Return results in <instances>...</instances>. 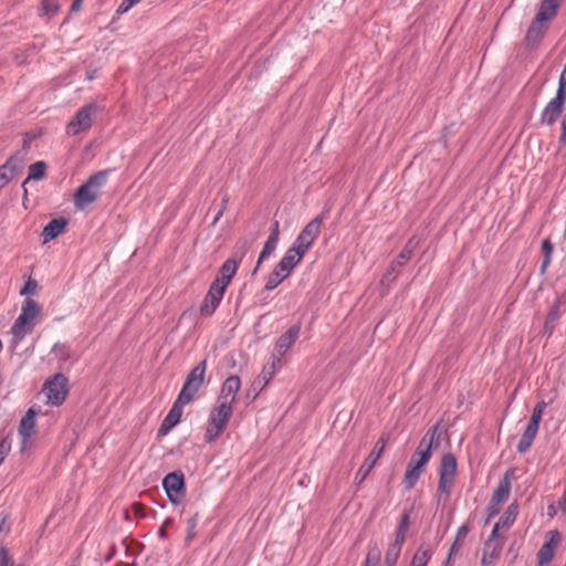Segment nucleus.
Masks as SVG:
<instances>
[{
    "label": "nucleus",
    "mask_w": 566,
    "mask_h": 566,
    "mask_svg": "<svg viewBox=\"0 0 566 566\" xmlns=\"http://www.w3.org/2000/svg\"><path fill=\"white\" fill-rule=\"evenodd\" d=\"M438 427L439 424H436L427 431L407 465L402 483L408 491L415 488L420 476L424 473L426 465L432 457L433 446H439Z\"/></svg>",
    "instance_id": "f257e3e1"
},
{
    "label": "nucleus",
    "mask_w": 566,
    "mask_h": 566,
    "mask_svg": "<svg viewBox=\"0 0 566 566\" xmlns=\"http://www.w3.org/2000/svg\"><path fill=\"white\" fill-rule=\"evenodd\" d=\"M40 313L41 306L35 300L27 297L23 301L21 313L11 327L12 342L14 346H17L27 335L32 333L35 326V319Z\"/></svg>",
    "instance_id": "f03ea898"
},
{
    "label": "nucleus",
    "mask_w": 566,
    "mask_h": 566,
    "mask_svg": "<svg viewBox=\"0 0 566 566\" xmlns=\"http://www.w3.org/2000/svg\"><path fill=\"white\" fill-rule=\"evenodd\" d=\"M106 180L107 171L105 170L92 175L74 193L75 207L83 210L95 202L98 199L101 189L106 184Z\"/></svg>",
    "instance_id": "7ed1b4c3"
},
{
    "label": "nucleus",
    "mask_w": 566,
    "mask_h": 566,
    "mask_svg": "<svg viewBox=\"0 0 566 566\" xmlns=\"http://www.w3.org/2000/svg\"><path fill=\"white\" fill-rule=\"evenodd\" d=\"M233 412V406L226 401L217 400L216 406L209 415V424L206 429L205 439L207 442L214 441L226 429Z\"/></svg>",
    "instance_id": "20e7f679"
},
{
    "label": "nucleus",
    "mask_w": 566,
    "mask_h": 566,
    "mask_svg": "<svg viewBox=\"0 0 566 566\" xmlns=\"http://www.w3.org/2000/svg\"><path fill=\"white\" fill-rule=\"evenodd\" d=\"M102 111L103 107L95 102H91L82 106L66 125V134L69 136H75L88 130L92 127L96 115Z\"/></svg>",
    "instance_id": "39448f33"
},
{
    "label": "nucleus",
    "mask_w": 566,
    "mask_h": 566,
    "mask_svg": "<svg viewBox=\"0 0 566 566\" xmlns=\"http://www.w3.org/2000/svg\"><path fill=\"white\" fill-rule=\"evenodd\" d=\"M207 369V360L203 359L197 364L188 374L186 381L178 395L180 400L191 402L205 382V375Z\"/></svg>",
    "instance_id": "423d86ee"
},
{
    "label": "nucleus",
    "mask_w": 566,
    "mask_h": 566,
    "mask_svg": "<svg viewBox=\"0 0 566 566\" xmlns=\"http://www.w3.org/2000/svg\"><path fill=\"white\" fill-rule=\"evenodd\" d=\"M547 403L545 401H539L535 405L531 419L516 446V450L518 453H525L531 447L537 434L539 422L542 420L543 412Z\"/></svg>",
    "instance_id": "0eeeda50"
},
{
    "label": "nucleus",
    "mask_w": 566,
    "mask_h": 566,
    "mask_svg": "<svg viewBox=\"0 0 566 566\" xmlns=\"http://www.w3.org/2000/svg\"><path fill=\"white\" fill-rule=\"evenodd\" d=\"M43 392L46 397V403L52 406L62 405L69 394L67 378L61 373L55 374L51 379L45 381Z\"/></svg>",
    "instance_id": "6e6552de"
},
{
    "label": "nucleus",
    "mask_w": 566,
    "mask_h": 566,
    "mask_svg": "<svg viewBox=\"0 0 566 566\" xmlns=\"http://www.w3.org/2000/svg\"><path fill=\"white\" fill-rule=\"evenodd\" d=\"M326 216L321 213L312 219L300 232L297 238L295 239L293 247L298 251H302L304 254L311 249V247L316 241L317 237L321 233V229L323 226Z\"/></svg>",
    "instance_id": "1a4fd4ad"
},
{
    "label": "nucleus",
    "mask_w": 566,
    "mask_h": 566,
    "mask_svg": "<svg viewBox=\"0 0 566 566\" xmlns=\"http://www.w3.org/2000/svg\"><path fill=\"white\" fill-rule=\"evenodd\" d=\"M249 247L248 244L244 242L242 243V245L239 248V258H237V253L227 259L223 264L221 265V268L219 269V272H218V275L216 276V279L212 281L213 284H218V286H223L224 290H227V287L229 286V284L231 283L233 276L235 275L237 271H238V268H239V263L240 261L242 260V258L244 256V254L247 253Z\"/></svg>",
    "instance_id": "9d476101"
},
{
    "label": "nucleus",
    "mask_w": 566,
    "mask_h": 566,
    "mask_svg": "<svg viewBox=\"0 0 566 566\" xmlns=\"http://www.w3.org/2000/svg\"><path fill=\"white\" fill-rule=\"evenodd\" d=\"M418 244L419 240L416 237H412L408 240L399 255L391 262L388 270L384 274L381 280L382 283L391 282L397 277L399 269L402 268L410 260Z\"/></svg>",
    "instance_id": "9b49d317"
},
{
    "label": "nucleus",
    "mask_w": 566,
    "mask_h": 566,
    "mask_svg": "<svg viewBox=\"0 0 566 566\" xmlns=\"http://www.w3.org/2000/svg\"><path fill=\"white\" fill-rule=\"evenodd\" d=\"M163 486L172 504H179L186 495L182 472L168 473L163 480Z\"/></svg>",
    "instance_id": "f8f14e48"
},
{
    "label": "nucleus",
    "mask_w": 566,
    "mask_h": 566,
    "mask_svg": "<svg viewBox=\"0 0 566 566\" xmlns=\"http://www.w3.org/2000/svg\"><path fill=\"white\" fill-rule=\"evenodd\" d=\"M562 543V534L557 530L545 534V542L537 553V566H547L554 558L556 549Z\"/></svg>",
    "instance_id": "ddd939ff"
},
{
    "label": "nucleus",
    "mask_w": 566,
    "mask_h": 566,
    "mask_svg": "<svg viewBox=\"0 0 566 566\" xmlns=\"http://www.w3.org/2000/svg\"><path fill=\"white\" fill-rule=\"evenodd\" d=\"M224 293H226V290L223 289V286L220 287V286H218V284L211 283L207 294L205 295V297L200 304V307H199L200 315L203 317L211 316L218 308L220 302L223 298Z\"/></svg>",
    "instance_id": "4468645a"
},
{
    "label": "nucleus",
    "mask_w": 566,
    "mask_h": 566,
    "mask_svg": "<svg viewBox=\"0 0 566 566\" xmlns=\"http://www.w3.org/2000/svg\"><path fill=\"white\" fill-rule=\"evenodd\" d=\"M386 447V440L385 438H379V440L376 442L374 449L368 454V457L365 459L364 463L360 465L358 471L356 472L355 480L357 483H361L369 472L375 467L377 460L380 458L384 449Z\"/></svg>",
    "instance_id": "2eb2a0df"
},
{
    "label": "nucleus",
    "mask_w": 566,
    "mask_h": 566,
    "mask_svg": "<svg viewBox=\"0 0 566 566\" xmlns=\"http://www.w3.org/2000/svg\"><path fill=\"white\" fill-rule=\"evenodd\" d=\"M301 333V324L292 325L284 334H282L275 343L276 358H282L292 345L296 342Z\"/></svg>",
    "instance_id": "dca6fc26"
},
{
    "label": "nucleus",
    "mask_w": 566,
    "mask_h": 566,
    "mask_svg": "<svg viewBox=\"0 0 566 566\" xmlns=\"http://www.w3.org/2000/svg\"><path fill=\"white\" fill-rule=\"evenodd\" d=\"M565 99V96L556 94L555 97L547 103L541 115L542 124L551 126L557 120L564 109Z\"/></svg>",
    "instance_id": "f3484780"
},
{
    "label": "nucleus",
    "mask_w": 566,
    "mask_h": 566,
    "mask_svg": "<svg viewBox=\"0 0 566 566\" xmlns=\"http://www.w3.org/2000/svg\"><path fill=\"white\" fill-rule=\"evenodd\" d=\"M186 400H180V397H177L176 401L174 402L171 409L163 420L159 433L166 434L168 433L175 426H177L181 419L182 416V409L186 405H188Z\"/></svg>",
    "instance_id": "a211bd4d"
},
{
    "label": "nucleus",
    "mask_w": 566,
    "mask_h": 566,
    "mask_svg": "<svg viewBox=\"0 0 566 566\" xmlns=\"http://www.w3.org/2000/svg\"><path fill=\"white\" fill-rule=\"evenodd\" d=\"M35 417H36L35 410L30 408L27 411V413L22 417V419L20 420L18 431H19L20 437L22 438V443H21L22 451H24L28 448L29 441H30L32 434L34 433Z\"/></svg>",
    "instance_id": "6ab92c4d"
},
{
    "label": "nucleus",
    "mask_w": 566,
    "mask_h": 566,
    "mask_svg": "<svg viewBox=\"0 0 566 566\" xmlns=\"http://www.w3.org/2000/svg\"><path fill=\"white\" fill-rule=\"evenodd\" d=\"M241 386L240 378L238 376L228 377L222 384L220 396L218 397L219 401L229 402V405L233 406L235 400V395L239 391Z\"/></svg>",
    "instance_id": "aec40b11"
},
{
    "label": "nucleus",
    "mask_w": 566,
    "mask_h": 566,
    "mask_svg": "<svg viewBox=\"0 0 566 566\" xmlns=\"http://www.w3.org/2000/svg\"><path fill=\"white\" fill-rule=\"evenodd\" d=\"M305 254L302 251H298L293 245L285 252L284 256L277 263V268L280 271H283L287 276L291 274L292 270L301 262Z\"/></svg>",
    "instance_id": "412c9836"
},
{
    "label": "nucleus",
    "mask_w": 566,
    "mask_h": 566,
    "mask_svg": "<svg viewBox=\"0 0 566 566\" xmlns=\"http://www.w3.org/2000/svg\"><path fill=\"white\" fill-rule=\"evenodd\" d=\"M20 168L21 161L17 156H11L6 164L0 166V189L6 187L11 181Z\"/></svg>",
    "instance_id": "4be33fe9"
},
{
    "label": "nucleus",
    "mask_w": 566,
    "mask_h": 566,
    "mask_svg": "<svg viewBox=\"0 0 566 566\" xmlns=\"http://www.w3.org/2000/svg\"><path fill=\"white\" fill-rule=\"evenodd\" d=\"M66 226L67 220L63 217L52 219L42 230L41 237L43 238V243H46L63 233Z\"/></svg>",
    "instance_id": "5701e85b"
},
{
    "label": "nucleus",
    "mask_w": 566,
    "mask_h": 566,
    "mask_svg": "<svg viewBox=\"0 0 566 566\" xmlns=\"http://www.w3.org/2000/svg\"><path fill=\"white\" fill-rule=\"evenodd\" d=\"M512 476H513V472L506 471L504 473L503 478L501 479V481L499 482V485L495 489V491L492 495V499H491V500H493V502L495 504H502L509 499L510 492H511Z\"/></svg>",
    "instance_id": "b1692460"
},
{
    "label": "nucleus",
    "mask_w": 566,
    "mask_h": 566,
    "mask_svg": "<svg viewBox=\"0 0 566 566\" xmlns=\"http://www.w3.org/2000/svg\"><path fill=\"white\" fill-rule=\"evenodd\" d=\"M504 542L485 543L483 547V555L481 566H493L500 558Z\"/></svg>",
    "instance_id": "393cba45"
},
{
    "label": "nucleus",
    "mask_w": 566,
    "mask_h": 566,
    "mask_svg": "<svg viewBox=\"0 0 566 566\" xmlns=\"http://www.w3.org/2000/svg\"><path fill=\"white\" fill-rule=\"evenodd\" d=\"M560 1L562 0H542L539 10L535 18L543 22L553 19L557 13Z\"/></svg>",
    "instance_id": "a878e982"
},
{
    "label": "nucleus",
    "mask_w": 566,
    "mask_h": 566,
    "mask_svg": "<svg viewBox=\"0 0 566 566\" xmlns=\"http://www.w3.org/2000/svg\"><path fill=\"white\" fill-rule=\"evenodd\" d=\"M433 555L429 544L422 543L413 554L409 566H427Z\"/></svg>",
    "instance_id": "bb28decb"
},
{
    "label": "nucleus",
    "mask_w": 566,
    "mask_h": 566,
    "mask_svg": "<svg viewBox=\"0 0 566 566\" xmlns=\"http://www.w3.org/2000/svg\"><path fill=\"white\" fill-rule=\"evenodd\" d=\"M546 29L545 22L538 21V19L534 18L526 33V42L532 45L538 43L546 32Z\"/></svg>",
    "instance_id": "cd10ccee"
},
{
    "label": "nucleus",
    "mask_w": 566,
    "mask_h": 566,
    "mask_svg": "<svg viewBox=\"0 0 566 566\" xmlns=\"http://www.w3.org/2000/svg\"><path fill=\"white\" fill-rule=\"evenodd\" d=\"M457 473V459L451 453H446L441 458L439 476L454 479Z\"/></svg>",
    "instance_id": "c85d7f7f"
},
{
    "label": "nucleus",
    "mask_w": 566,
    "mask_h": 566,
    "mask_svg": "<svg viewBox=\"0 0 566 566\" xmlns=\"http://www.w3.org/2000/svg\"><path fill=\"white\" fill-rule=\"evenodd\" d=\"M405 541L406 539L395 537L394 542L388 546L385 554V563L387 566H395L397 564Z\"/></svg>",
    "instance_id": "c756f323"
},
{
    "label": "nucleus",
    "mask_w": 566,
    "mask_h": 566,
    "mask_svg": "<svg viewBox=\"0 0 566 566\" xmlns=\"http://www.w3.org/2000/svg\"><path fill=\"white\" fill-rule=\"evenodd\" d=\"M279 367H281V360L280 358L273 356L271 363H268L263 367L258 377V381L263 382L262 387H265L270 382Z\"/></svg>",
    "instance_id": "7c9ffc66"
},
{
    "label": "nucleus",
    "mask_w": 566,
    "mask_h": 566,
    "mask_svg": "<svg viewBox=\"0 0 566 566\" xmlns=\"http://www.w3.org/2000/svg\"><path fill=\"white\" fill-rule=\"evenodd\" d=\"M277 242H279V240H276V239L268 238V240L264 243V247L259 255L256 266L254 268V270L252 272L253 275L258 272L263 260H265L276 249Z\"/></svg>",
    "instance_id": "2f4dec72"
},
{
    "label": "nucleus",
    "mask_w": 566,
    "mask_h": 566,
    "mask_svg": "<svg viewBox=\"0 0 566 566\" xmlns=\"http://www.w3.org/2000/svg\"><path fill=\"white\" fill-rule=\"evenodd\" d=\"M553 250H554V247H553V243L551 242V240L549 239L543 240L542 252H543L544 258H543V261L541 264V273L542 274H544L546 272L548 265L551 264Z\"/></svg>",
    "instance_id": "473e14b6"
},
{
    "label": "nucleus",
    "mask_w": 566,
    "mask_h": 566,
    "mask_svg": "<svg viewBox=\"0 0 566 566\" xmlns=\"http://www.w3.org/2000/svg\"><path fill=\"white\" fill-rule=\"evenodd\" d=\"M46 165L44 161H36L34 164H31L29 167V176L25 179L24 184L29 180H40L45 175Z\"/></svg>",
    "instance_id": "72a5a7b5"
},
{
    "label": "nucleus",
    "mask_w": 566,
    "mask_h": 566,
    "mask_svg": "<svg viewBox=\"0 0 566 566\" xmlns=\"http://www.w3.org/2000/svg\"><path fill=\"white\" fill-rule=\"evenodd\" d=\"M286 277L287 275L283 271H280L277 266H275V269L271 272V274L268 277V281L265 283V290H274Z\"/></svg>",
    "instance_id": "f704fd0d"
},
{
    "label": "nucleus",
    "mask_w": 566,
    "mask_h": 566,
    "mask_svg": "<svg viewBox=\"0 0 566 566\" xmlns=\"http://www.w3.org/2000/svg\"><path fill=\"white\" fill-rule=\"evenodd\" d=\"M517 515V505L511 504L503 516L500 517V520L496 522L504 528H509L511 525H513L515 518Z\"/></svg>",
    "instance_id": "c9c22d12"
},
{
    "label": "nucleus",
    "mask_w": 566,
    "mask_h": 566,
    "mask_svg": "<svg viewBox=\"0 0 566 566\" xmlns=\"http://www.w3.org/2000/svg\"><path fill=\"white\" fill-rule=\"evenodd\" d=\"M410 524V512L405 511L401 515L399 525L396 530L395 537L406 539V535Z\"/></svg>",
    "instance_id": "e433bc0d"
},
{
    "label": "nucleus",
    "mask_w": 566,
    "mask_h": 566,
    "mask_svg": "<svg viewBox=\"0 0 566 566\" xmlns=\"http://www.w3.org/2000/svg\"><path fill=\"white\" fill-rule=\"evenodd\" d=\"M60 10L55 0H41L40 15H54Z\"/></svg>",
    "instance_id": "4c0bfd02"
},
{
    "label": "nucleus",
    "mask_w": 566,
    "mask_h": 566,
    "mask_svg": "<svg viewBox=\"0 0 566 566\" xmlns=\"http://www.w3.org/2000/svg\"><path fill=\"white\" fill-rule=\"evenodd\" d=\"M51 352L59 360L65 361L70 358V349L66 344L56 343Z\"/></svg>",
    "instance_id": "58836bf2"
},
{
    "label": "nucleus",
    "mask_w": 566,
    "mask_h": 566,
    "mask_svg": "<svg viewBox=\"0 0 566 566\" xmlns=\"http://www.w3.org/2000/svg\"><path fill=\"white\" fill-rule=\"evenodd\" d=\"M558 317H559V306L556 303L551 307L549 313L546 317L545 329L548 332H552V329L554 328L555 322L558 319Z\"/></svg>",
    "instance_id": "ea45409f"
},
{
    "label": "nucleus",
    "mask_w": 566,
    "mask_h": 566,
    "mask_svg": "<svg viewBox=\"0 0 566 566\" xmlns=\"http://www.w3.org/2000/svg\"><path fill=\"white\" fill-rule=\"evenodd\" d=\"M452 484H453V479L439 476L438 491L441 494H446V496L448 497Z\"/></svg>",
    "instance_id": "a19ab883"
},
{
    "label": "nucleus",
    "mask_w": 566,
    "mask_h": 566,
    "mask_svg": "<svg viewBox=\"0 0 566 566\" xmlns=\"http://www.w3.org/2000/svg\"><path fill=\"white\" fill-rule=\"evenodd\" d=\"M0 566H22L14 563L9 551L4 547H0Z\"/></svg>",
    "instance_id": "79ce46f5"
},
{
    "label": "nucleus",
    "mask_w": 566,
    "mask_h": 566,
    "mask_svg": "<svg viewBox=\"0 0 566 566\" xmlns=\"http://www.w3.org/2000/svg\"><path fill=\"white\" fill-rule=\"evenodd\" d=\"M38 290V283L35 280L29 277V280L24 283L23 287L20 290L21 295H31L34 294Z\"/></svg>",
    "instance_id": "37998d69"
},
{
    "label": "nucleus",
    "mask_w": 566,
    "mask_h": 566,
    "mask_svg": "<svg viewBox=\"0 0 566 566\" xmlns=\"http://www.w3.org/2000/svg\"><path fill=\"white\" fill-rule=\"evenodd\" d=\"M198 524V514H195L188 520L187 539L191 541L196 536V527Z\"/></svg>",
    "instance_id": "c03bdc74"
},
{
    "label": "nucleus",
    "mask_w": 566,
    "mask_h": 566,
    "mask_svg": "<svg viewBox=\"0 0 566 566\" xmlns=\"http://www.w3.org/2000/svg\"><path fill=\"white\" fill-rule=\"evenodd\" d=\"M11 450V442L8 437L3 438L0 441V464L3 462L6 457L9 454Z\"/></svg>",
    "instance_id": "a18cd8bd"
},
{
    "label": "nucleus",
    "mask_w": 566,
    "mask_h": 566,
    "mask_svg": "<svg viewBox=\"0 0 566 566\" xmlns=\"http://www.w3.org/2000/svg\"><path fill=\"white\" fill-rule=\"evenodd\" d=\"M228 202H229V197L227 195L223 196L222 200H221V205H220V208L218 209V212L212 221V224L214 226L220 219L221 217L223 216L224 211L227 210L228 208Z\"/></svg>",
    "instance_id": "49530a36"
},
{
    "label": "nucleus",
    "mask_w": 566,
    "mask_h": 566,
    "mask_svg": "<svg viewBox=\"0 0 566 566\" xmlns=\"http://www.w3.org/2000/svg\"><path fill=\"white\" fill-rule=\"evenodd\" d=\"M140 0H123L117 8V13L123 14L127 12L132 7L138 3Z\"/></svg>",
    "instance_id": "de8ad7c7"
},
{
    "label": "nucleus",
    "mask_w": 566,
    "mask_h": 566,
    "mask_svg": "<svg viewBox=\"0 0 566 566\" xmlns=\"http://www.w3.org/2000/svg\"><path fill=\"white\" fill-rule=\"evenodd\" d=\"M132 512L136 517L143 518L146 516V507L142 503L135 502L130 506Z\"/></svg>",
    "instance_id": "09e8293b"
},
{
    "label": "nucleus",
    "mask_w": 566,
    "mask_h": 566,
    "mask_svg": "<svg viewBox=\"0 0 566 566\" xmlns=\"http://www.w3.org/2000/svg\"><path fill=\"white\" fill-rule=\"evenodd\" d=\"M462 546V543L461 542H458L457 539H454V542L452 543L451 547H450V551H449V554H448V557H447V560L444 562V565L448 566L449 563L451 562V558L458 554V552L460 551Z\"/></svg>",
    "instance_id": "8fccbe9b"
},
{
    "label": "nucleus",
    "mask_w": 566,
    "mask_h": 566,
    "mask_svg": "<svg viewBox=\"0 0 566 566\" xmlns=\"http://www.w3.org/2000/svg\"><path fill=\"white\" fill-rule=\"evenodd\" d=\"M556 94L566 97V74L560 73Z\"/></svg>",
    "instance_id": "3c124183"
},
{
    "label": "nucleus",
    "mask_w": 566,
    "mask_h": 566,
    "mask_svg": "<svg viewBox=\"0 0 566 566\" xmlns=\"http://www.w3.org/2000/svg\"><path fill=\"white\" fill-rule=\"evenodd\" d=\"M500 505L501 504H495L493 502V500H491L488 509H486V512H488V521L491 520L492 517H494L495 515L499 514L500 512Z\"/></svg>",
    "instance_id": "603ef678"
},
{
    "label": "nucleus",
    "mask_w": 566,
    "mask_h": 566,
    "mask_svg": "<svg viewBox=\"0 0 566 566\" xmlns=\"http://www.w3.org/2000/svg\"><path fill=\"white\" fill-rule=\"evenodd\" d=\"M503 528L500 524L495 523L489 539L485 543H495L503 542V539H499V531Z\"/></svg>",
    "instance_id": "864d4df0"
},
{
    "label": "nucleus",
    "mask_w": 566,
    "mask_h": 566,
    "mask_svg": "<svg viewBox=\"0 0 566 566\" xmlns=\"http://www.w3.org/2000/svg\"><path fill=\"white\" fill-rule=\"evenodd\" d=\"M468 533H469V527H468V525H467V524L461 525V526L458 528V532H457V535H455V539H457L458 542H461V543H462V542L464 541V538L467 537Z\"/></svg>",
    "instance_id": "5fc2aeb1"
},
{
    "label": "nucleus",
    "mask_w": 566,
    "mask_h": 566,
    "mask_svg": "<svg viewBox=\"0 0 566 566\" xmlns=\"http://www.w3.org/2000/svg\"><path fill=\"white\" fill-rule=\"evenodd\" d=\"M379 557H380L379 549L375 548V549L369 551L368 554H367V558H366V566H368V563L370 560H374L375 564H377L378 560H379Z\"/></svg>",
    "instance_id": "6e6d98bb"
},
{
    "label": "nucleus",
    "mask_w": 566,
    "mask_h": 566,
    "mask_svg": "<svg viewBox=\"0 0 566 566\" xmlns=\"http://www.w3.org/2000/svg\"><path fill=\"white\" fill-rule=\"evenodd\" d=\"M279 234H280V230H279V221H274L272 223V227H271V233L269 235V238H273V239H276L279 240Z\"/></svg>",
    "instance_id": "4d7b16f0"
},
{
    "label": "nucleus",
    "mask_w": 566,
    "mask_h": 566,
    "mask_svg": "<svg viewBox=\"0 0 566 566\" xmlns=\"http://www.w3.org/2000/svg\"><path fill=\"white\" fill-rule=\"evenodd\" d=\"M562 134L559 137L560 143H566V115L564 116L562 123H560Z\"/></svg>",
    "instance_id": "13d9d810"
},
{
    "label": "nucleus",
    "mask_w": 566,
    "mask_h": 566,
    "mask_svg": "<svg viewBox=\"0 0 566 566\" xmlns=\"http://www.w3.org/2000/svg\"><path fill=\"white\" fill-rule=\"evenodd\" d=\"M170 523V518H167L163 526L159 528V536L161 538H167V531H166V526Z\"/></svg>",
    "instance_id": "bf43d9fd"
},
{
    "label": "nucleus",
    "mask_w": 566,
    "mask_h": 566,
    "mask_svg": "<svg viewBox=\"0 0 566 566\" xmlns=\"http://www.w3.org/2000/svg\"><path fill=\"white\" fill-rule=\"evenodd\" d=\"M82 3H83V0H74L72 6H71V11L72 12H77L81 10L82 8Z\"/></svg>",
    "instance_id": "052dcab7"
},
{
    "label": "nucleus",
    "mask_w": 566,
    "mask_h": 566,
    "mask_svg": "<svg viewBox=\"0 0 566 566\" xmlns=\"http://www.w3.org/2000/svg\"><path fill=\"white\" fill-rule=\"evenodd\" d=\"M114 551L111 554H107L106 560H109L113 556Z\"/></svg>",
    "instance_id": "680f3d73"
},
{
    "label": "nucleus",
    "mask_w": 566,
    "mask_h": 566,
    "mask_svg": "<svg viewBox=\"0 0 566 566\" xmlns=\"http://www.w3.org/2000/svg\"><path fill=\"white\" fill-rule=\"evenodd\" d=\"M2 384V377L0 376V385Z\"/></svg>",
    "instance_id": "e2e57ef3"
},
{
    "label": "nucleus",
    "mask_w": 566,
    "mask_h": 566,
    "mask_svg": "<svg viewBox=\"0 0 566 566\" xmlns=\"http://www.w3.org/2000/svg\"><path fill=\"white\" fill-rule=\"evenodd\" d=\"M2 531V524H0V532Z\"/></svg>",
    "instance_id": "0e129e2a"
},
{
    "label": "nucleus",
    "mask_w": 566,
    "mask_h": 566,
    "mask_svg": "<svg viewBox=\"0 0 566 566\" xmlns=\"http://www.w3.org/2000/svg\"><path fill=\"white\" fill-rule=\"evenodd\" d=\"M565 566H566V564H565Z\"/></svg>",
    "instance_id": "69168bd1"
}]
</instances>
